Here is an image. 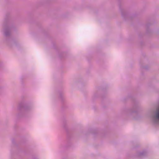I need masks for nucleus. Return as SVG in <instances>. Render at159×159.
Masks as SVG:
<instances>
[{"mask_svg": "<svg viewBox=\"0 0 159 159\" xmlns=\"http://www.w3.org/2000/svg\"><path fill=\"white\" fill-rule=\"evenodd\" d=\"M156 117L159 120V109L157 113Z\"/></svg>", "mask_w": 159, "mask_h": 159, "instance_id": "1", "label": "nucleus"}]
</instances>
